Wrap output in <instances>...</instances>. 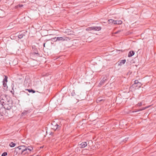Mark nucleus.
Here are the masks:
<instances>
[{"instance_id":"1","label":"nucleus","mask_w":156,"mask_h":156,"mask_svg":"<svg viewBox=\"0 0 156 156\" xmlns=\"http://www.w3.org/2000/svg\"><path fill=\"white\" fill-rule=\"evenodd\" d=\"M0 109L3 107L5 104L7 103L9 101L11 100L10 98L7 95H2L0 96ZM1 110V109H0Z\"/></svg>"},{"instance_id":"2","label":"nucleus","mask_w":156,"mask_h":156,"mask_svg":"<svg viewBox=\"0 0 156 156\" xmlns=\"http://www.w3.org/2000/svg\"><path fill=\"white\" fill-rule=\"evenodd\" d=\"M50 122H51L50 125L51 129H53L54 130H55L57 129H59L60 128V126L55 121L53 122L51 120L49 121V123Z\"/></svg>"},{"instance_id":"3","label":"nucleus","mask_w":156,"mask_h":156,"mask_svg":"<svg viewBox=\"0 0 156 156\" xmlns=\"http://www.w3.org/2000/svg\"><path fill=\"white\" fill-rule=\"evenodd\" d=\"M5 109L9 110L12 107V101L11 100L9 101L7 103L5 104L3 106Z\"/></svg>"},{"instance_id":"4","label":"nucleus","mask_w":156,"mask_h":156,"mask_svg":"<svg viewBox=\"0 0 156 156\" xmlns=\"http://www.w3.org/2000/svg\"><path fill=\"white\" fill-rule=\"evenodd\" d=\"M26 146L22 145L18 147H17L19 150L18 152L19 153H20L21 154H22L23 153V151H24L25 148Z\"/></svg>"},{"instance_id":"5","label":"nucleus","mask_w":156,"mask_h":156,"mask_svg":"<svg viewBox=\"0 0 156 156\" xmlns=\"http://www.w3.org/2000/svg\"><path fill=\"white\" fill-rule=\"evenodd\" d=\"M141 83H138L137 84L133 83L131 86V87L134 89H138L142 85Z\"/></svg>"},{"instance_id":"6","label":"nucleus","mask_w":156,"mask_h":156,"mask_svg":"<svg viewBox=\"0 0 156 156\" xmlns=\"http://www.w3.org/2000/svg\"><path fill=\"white\" fill-rule=\"evenodd\" d=\"M89 142H88V143L87 144V142H83L82 143L79 144L80 146V147L82 148H84L86 146H87L88 144H89Z\"/></svg>"},{"instance_id":"7","label":"nucleus","mask_w":156,"mask_h":156,"mask_svg":"<svg viewBox=\"0 0 156 156\" xmlns=\"http://www.w3.org/2000/svg\"><path fill=\"white\" fill-rule=\"evenodd\" d=\"M92 30L99 31L101 30V27H92Z\"/></svg>"},{"instance_id":"8","label":"nucleus","mask_w":156,"mask_h":156,"mask_svg":"<svg viewBox=\"0 0 156 156\" xmlns=\"http://www.w3.org/2000/svg\"><path fill=\"white\" fill-rule=\"evenodd\" d=\"M30 153V152L28 151V150L27 149V147L26 146L25 148L24 151H23V153L22 154L23 155H26V154H28Z\"/></svg>"},{"instance_id":"9","label":"nucleus","mask_w":156,"mask_h":156,"mask_svg":"<svg viewBox=\"0 0 156 156\" xmlns=\"http://www.w3.org/2000/svg\"><path fill=\"white\" fill-rule=\"evenodd\" d=\"M66 37H57V41H64L66 40Z\"/></svg>"},{"instance_id":"10","label":"nucleus","mask_w":156,"mask_h":156,"mask_svg":"<svg viewBox=\"0 0 156 156\" xmlns=\"http://www.w3.org/2000/svg\"><path fill=\"white\" fill-rule=\"evenodd\" d=\"M135 52L133 51H129L128 54V57H130L132 56L134 54Z\"/></svg>"},{"instance_id":"11","label":"nucleus","mask_w":156,"mask_h":156,"mask_svg":"<svg viewBox=\"0 0 156 156\" xmlns=\"http://www.w3.org/2000/svg\"><path fill=\"white\" fill-rule=\"evenodd\" d=\"M108 23H109L111 24H115V23H116V21H115V20H113L112 19H109L108 20Z\"/></svg>"},{"instance_id":"12","label":"nucleus","mask_w":156,"mask_h":156,"mask_svg":"<svg viewBox=\"0 0 156 156\" xmlns=\"http://www.w3.org/2000/svg\"><path fill=\"white\" fill-rule=\"evenodd\" d=\"M106 79L105 78H103V79L101 80L99 84L101 86L103 85V84L105 83Z\"/></svg>"},{"instance_id":"13","label":"nucleus","mask_w":156,"mask_h":156,"mask_svg":"<svg viewBox=\"0 0 156 156\" xmlns=\"http://www.w3.org/2000/svg\"><path fill=\"white\" fill-rule=\"evenodd\" d=\"M47 44V46H48V44H46V43H44V48H43V50H44V51L45 53H46L48 55V51H47V48L45 47V45L46 44Z\"/></svg>"},{"instance_id":"14","label":"nucleus","mask_w":156,"mask_h":156,"mask_svg":"<svg viewBox=\"0 0 156 156\" xmlns=\"http://www.w3.org/2000/svg\"><path fill=\"white\" fill-rule=\"evenodd\" d=\"M7 83H3V89L5 90H6L7 89L8 87L6 84Z\"/></svg>"},{"instance_id":"15","label":"nucleus","mask_w":156,"mask_h":156,"mask_svg":"<svg viewBox=\"0 0 156 156\" xmlns=\"http://www.w3.org/2000/svg\"><path fill=\"white\" fill-rule=\"evenodd\" d=\"M29 111H24L21 114L22 116H24L25 115H27L29 113Z\"/></svg>"},{"instance_id":"16","label":"nucleus","mask_w":156,"mask_h":156,"mask_svg":"<svg viewBox=\"0 0 156 156\" xmlns=\"http://www.w3.org/2000/svg\"><path fill=\"white\" fill-rule=\"evenodd\" d=\"M145 108H143L142 109H140L138 110H135V111H130V112H129V113H132L136 112H137L138 111H142L143 110H144L145 109Z\"/></svg>"},{"instance_id":"17","label":"nucleus","mask_w":156,"mask_h":156,"mask_svg":"<svg viewBox=\"0 0 156 156\" xmlns=\"http://www.w3.org/2000/svg\"><path fill=\"white\" fill-rule=\"evenodd\" d=\"M126 62V59H124L122 60L120 62V63L119 64V65L121 66L123 64H124Z\"/></svg>"},{"instance_id":"18","label":"nucleus","mask_w":156,"mask_h":156,"mask_svg":"<svg viewBox=\"0 0 156 156\" xmlns=\"http://www.w3.org/2000/svg\"><path fill=\"white\" fill-rule=\"evenodd\" d=\"M115 21H116V23H115V24H121L122 23V22L121 20H115Z\"/></svg>"},{"instance_id":"19","label":"nucleus","mask_w":156,"mask_h":156,"mask_svg":"<svg viewBox=\"0 0 156 156\" xmlns=\"http://www.w3.org/2000/svg\"><path fill=\"white\" fill-rule=\"evenodd\" d=\"M49 41H57V37H55L53 38H51L50 39H49Z\"/></svg>"},{"instance_id":"20","label":"nucleus","mask_w":156,"mask_h":156,"mask_svg":"<svg viewBox=\"0 0 156 156\" xmlns=\"http://www.w3.org/2000/svg\"><path fill=\"white\" fill-rule=\"evenodd\" d=\"M27 149L29 152H30L33 149V148L32 147L28 146L27 147Z\"/></svg>"},{"instance_id":"21","label":"nucleus","mask_w":156,"mask_h":156,"mask_svg":"<svg viewBox=\"0 0 156 156\" xmlns=\"http://www.w3.org/2000/svg\"><path fill=\"white\" fill-rule=\"evenodd\" d=\"M7 79L8 77L7 76H5L4 79L3 81V83H7Z\"/></svg>"},{"instance_id":"22","label":"nucleus","mask_w":156,"mask_h":156,"mask_svg":"<svg viewBox=\"0 0 156 156\" xmlns=\"http://www.w3.org/2000/svg\"><path fill=\"white\" fill-rule=\"evenodd\" d=\"M26 90H27L29 92H32L33 93H34L35 92V91L32 89H26Z\"/></svg>"},{"instance_id":"23","label":"nucleus","mask_w":156,"mask_h":156,"mask_svg":"<svg viewBox=\"0 0 156 156\" xmlns=\"http://www.w3.org/2000/svg\"><path fill=\"white\" fill-rule=\"evenodd\" d=\"M9 145L11 147H13L16 145V144L13 142H11L9 144Z\"/></svg>"},{"instance_id":"24","label":"nucleus","mask_w":156,"mask_h":156,"mask_svg":"<svg viewBox=\"0 0 156 156\" xmlns=\"http://www.w3.org/2000/svg\"><path fill=\"white\" fill-rule=\"evenodd\" d=\"M86 30L87 31H90V30H92V27H89L87 28L86 29Z\"/></svg>"},{"instance_id":"25","label":"nucleus","mask_w":156,"mask_h":156,"mask_svg":"<svg viewBox=\"0 0 156 156\" xmlns=\"http://www.w3.org/2000/svg\"><path fill=\"white\" fill-rule=\"evenodd\" d=\"M24 35L23 34H19V35H18V37L19 38L21 39L23 37Z\"/></svg>"},{"instance_id":"26","label":"nucleus","mask_w":156,"mask_h":156,"mask_svg":"<svg viewBox=\"0 0 156 156\" xmlns=\"http://www.w3.org/2000/svg\"><path fill=\"white\" fill-rule=\"evenodd\" d=\"M7 155V153L6 152H4L2 154L1 156H5Z\"/></svg>"},{"instance_id":"27","label":"nucleus","mask_w":156,"mask_h":156,"mask_svg":"<svg viewBox=\"0 0 156 156\" xmlns=\"http://www.w3.org/2000/svg\"><path fill=\"white\" fill-rule=\"evenodd\" d=\"M138 83H141L140 82H138V81L137 80H135L134 81V83H135L136 84H137Z\"/></svg>"},{"instance_id":"28","label":"nucleus","mask_w":156,"mask_h":156,"mask_svg":"<svg viewBox=\"0 0 156 156\" xmlns=\"http://www.w3.org/2000/svg\"><path fill=\"white\" fill-rule=\"evenodd\" d=\"M142 105V103L140 102V103H138V104H137V106H141Z\"/></svg>"},{"instance_id":"29","label":"nucleus","mask_w":156,"mask_h":156,"mask_svg":"<svg viewBox=\"0 0 156 156\" xmlns=\"http://www.w3.org/2000/svg\"><path fill=\"white\" fill-rule=\"evenodd\" d=\"M71 94H72V96H74V95H75V93L74 92V93H71Z\"/></svg>"},{"instance_id":"30","label":"nucleus","mask_w":156,"mask_h":156,"mask_svg":"<svg viewBox=\"0 0 156 156\" xmlns=\"http://www.w3.org/2000/svg\"><path fill=\"white\" fill-rule=\"evenodd\" d=\"M128 139V138H126L125 139H126V141H127V140Z\"/></svg>"},{"instance_id":"31","label":"nucleus","mask_w":156,"mask_h":156,"mask_svg":"<svg viewBox=\"0 0 156 156\" xmlns=\"http://www.w3.org/2000/svg\"><path fill=\"white\" fill-rule=\"evenodd\" d=\"M118 32H119V31H117V32H116L115 33V34H116L118 33Z\"/></svg>"},{"instance_id":"32","label":"nucleus","mask_w":156,"mask_h":156,"mask_svg":"<svg viewBox=\"0 0 156 156\" xmlns=\"http://www.w3.org/2000/svg\"><path fill=\"white\" fill-rule=\"evenodd\" d=\"M35 54H38V52H35Z\"/></svg>"},{"instance_id":"33","label":"nucleus","mask_w":156,"mask_h":156,"mask_svg":"<svg viewBox=\"0 0 156 156\" xmlns=\"http://www.w3.org/2000/svg\"><path fill=\"white\" fill-rule=\"evenodd\" d=\"M51 35V34H49V35Z\"/></svg>"},{"instance_id":"34","label":"nucleus","mask_w":156,"mask_h":156,"mask_svg":"<svg viewBox=\"0 0 156 156\" xmlns=\"http://www.w3.org/2000/svg\"><path fill=\"white\" fill-rule=\"evenodd\" d=\"M36 156H39L38 155H37Z\"/></svg>"},{"instance_id":"35","label":"nucleus","mask_w":156,"mask_h":156,"mask_svg":"<svg viewBox=\"0 0 156 156\" xmlns=\"http://www.w3.org/2000/svg\"><path fill=\"white\" fill-rule=\"evenodd\" d=\"M51 133H50V134H49V135H51Z\"/></svg>"}]
</instances>
